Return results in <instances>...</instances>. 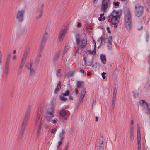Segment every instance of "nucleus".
Listing matches in <instances>:
<instances>
[{"label":"nucleus","instance_id":"1","mask_svg":"<svg viewBox=\"0 0 150 150\" xmlns=\"http://www.w3.org/2000/svg\"><path fill=\"white\" fill-rule=\"evenodd\" d=\"M121 11L114 10L110 15L107 18L108 21L112 27L116 28L117 23L119 22L121 15Z\"/></svg>","mask_w":150,"mask_h":150},{"label":"nucleus","instance_id":"2","mask_svg":"<svg viewBox=\"0 0 150 150\" xmlns=\"http://www.w3.org/2000/svg\"><path fill=\"white\" fill-rule=\"evenodd\" d=\"M54 106H52L48 110L46 113V118L47 122L51 125L57 126L58 125L57 121L53 118L54 117Z\"/></svg>","mask_w":150,"mask_h":150},{"label":"nucleus","instance_id":"3","mask_svg":"<svg viewBox=\"0 0 150 150\" xmlns=\"http://www.w3.org/2000/svg\"><path fill=\"white\" fill-rule=\"evenodd\" d=\"M30 112V110L28 108L25 112V117L22 122L21 126L20 127V134L19 137H21L23 135L24 129L27 124V121Z\"/></svg>","mask_w":150,"mask_h":150},{"label":"nucleus","instance_id":"4","mask_svg":"<svg viewBox=\"0 0 150 150\" xmlns=\"http://www.w3.org/2000/svg\"><path fill=\"white\" fill-rule=\"evenodd\" d=\"M125 25L128 30L131 28V16L130 11L128 8L126 9L124 11Z\"/></svg>","mask_w":150,"mask_h":150},{"label":"nucleus","instance_id":"5","mask_svg":"<svg viewBox=\"0 0 150 150\" xmlns=\"http://www.w3.org/2000/svg\"><path fill=\"white\" fill-rule=\"evenodd\" d=\"M76 44L77 46L79 45L80 46L78 47V49L80 48L81 49L85 48L86 45L87 40L84 38H80L78 35L76 38Z\"/></svg>","mask_w":150,"mask_h":150},{"label":"nucleus","instance_id":"6","mask_svg":"<svg viewBox=\"0 0 150 150\" xmlns=\"http://www.w3.org/2000/svg\"><path fill=\"white\" fill-rule=\"evenodd\" d=\"M135 13L136 16L137 17L141 16L143 13L144 8L138 4H136L135 6Z\"/></svg>","mask_w":150,"mask_h":150},{"label":"nucleus","instance_id":"7","mask_svg":"<svg viewBox=\"0 0 150 150\" xmlns=\"http://www.w3.org/2000/svg\"><path fill=\"white\" fill-rule=\"evenodd\" d=\"M27 54L28 52H25L24 54H23V56L22 58L21 62V64L18 69V74H19L21 73L22 70L25 60L27 57Z\"/></svg>","mask_w":150,"mask_h":150},{"label":"nucleus","instance_id":"8","mask_svg":"<svg viewBox=\"0 0 150 150\" xmlns=\"http://www.w3.org/2000/svg\"><path fill=\"white\" fill-rule=\"evenodd\" d=\"M25 67L28 70L30 71V75L31 76L33 75L36 68L34 64L30 62L27 63L25 65Z\"/></svg>","mask_w":150,"mask_h":150},{"label":"nucleus","instance_id":"9","mask_svg":"<svg viewBox=\"0 0 150 150\" xmlns=\"http://www.w3.org/2000/svg\"><path fill=\"white\" fill-rule=\"evenodd\" d=\"M25 14V11L22 9L19 10L17 14L16 19L18 22L21 23L24 19V16Z\"/></svg>","mask_w":150,"mask_h":150},{"label":"nucleus","instance_id":"10","mask_svg":"<svg viewBox=\"0 0 150 150\" xmlns=\"http://www.w3.org/2000/svg\"><path fill=\"white\" fill-rule=\"evenodd\" d=\"M139 103L141 106H142L144 107L147 110L146 112L148 114H149L150 109L149 108L148 104L143 100H142L139 101Z\"/></svg>","mask_w":150,"mask_h":150},{"label":"nucleus","instance_id":"11","mask_svg":"<svg viewBox=\"0 0 150 150\" xmlns=\"http://www.w3.org/2000/svg\"><path fill=\"white\" fill-rule=\"evenodd\" d=\"M43 5L42 4L38 6L37 11V19H39L41 17L43 12Z\"/></svg>","mask_w":150,"mask_h":150},{"label":"nucleus","instance_id":"12","mask_svg":"<svg viewBox=\"0 0 150 150\" xmlns=\"http://www.w3.org/2000/svg\"><path fill=\"white\" fill-rule=\"evenodd\" d=\"M47 32H45L43 36V38L41 42V45L40 47V50H41L44 46L45 43V41L46 40L47 37Z\"/></svg>","mask_w":150,"mask_h":150},{"label":"nucleus","instance_id":"13","mask_svg":"<svg viewBox=\"0 0 150 150\" xmlns=\"http://www.w3.org/2000/svg\"><path fill=\"white\" fill-rule=\"evenodd\" d=\"M67 30V28H64L61 30L59 36V38L60 40H61V39H62L64 37Z\"/></svg>","mask_w":150,"mask_h":150},{"label":"nucleus","instance_id":"14","mask_svg":"<svg viewBox=\"0 0 150 150\" xmlns=\"http://www.w3.org/2000/svg\"><path fill=\"white\" fill-rule=\"evenodd\" d=\"M41 56V55L40 53L37 56L36 58L34 63L35 66L36 67H37V65L39 63L40 59Z\"/></svg>","mask_w":150,"mask_h":150},{"label":"nucleus","instance_id":"15","mask_svg":"<svg viewBox=\"0 0 150 150\" xmlns=\"http://www.w3.org/2000/svg\"><path fill=\"white\" fill-rule=\"evenodd\" d=\"M92 60L93 59H92L89 60L88 61H87L85 59V58H84V61L85 65L88 66H91L93 62Z\"/></svg>","mask_w":150,"mask_h":150},{"label":"nucleus","instance_id":"16","mask_svg":"<svg viewBox=\"0 0 150 150\" xmlns=\"http://www.w3.org/2000/svg\"><path fill=\"white\" fill-rule=\"evenodd\" d=\"M100 59L103 64H105L106 62V56L105 54H101L100 56Z\"/></svg>","mask_w":150,"mask_h":150},{"label":"nucleus","instance_id":"17","mask_svg":"<svg viewBox=\"0 0 150 150\" xmlns=\"http://www.w3.org/2000/svg\"><path fill=\"white\" fill-rule=\"evenodd\" d=\"M76 85L77 88H79L83 86L84 82L83 81H77L76 82Z\"/></svg>","mask_w":150,"mask_h":150},{"label":"nucleus","instance_id":"18","mask_svg":"<svg viewBox=\"0 0 150 150\" xmlns=\"http://www.w3.org/2000/svg\"><path fill=\"white\" fill-rule=\"evenodd\" d=\"M113 88L114 90L113 92V97H116V94L117 93V86L116 84L114 86Z\"/></svg>","mask_w":150,"mask_h":150},{"label":"nucleus","instance_id":"19","mask_svg":"<svg viewBox=\"0 0 150 150\" xmlns=\"http://www.w3.org/2000/svg\"><path fill=\"white\" fill-rule=\"evenodd\" d=\"M65 132L64 130H62V132L60 133L59 134V139L61 140H64V136L65 134Z\"/></svg>","mask_w":150,"mask_h":150},{"label":"nucleus","instance_id":"20","mask_svg":"<svg viewBox=\"0 0 150 150\" xmlns=\"http://www.w3.org/2000/svg\"><path fill=\"white\" fill-rule=\"evenodd\" d=\"M9 64L6 63V66L5 68V69L4 71L5 73L7 75L8 71L9 69Z\"/></svg>","mask_w":150,"mask_h":150},{"label":"nucleus","instance_id":"21","mask_svg":"<svg viewBox=\"0 0 150 150\" xmlns=\"http://www.w3.org/2000/svg\"><path fill=\"white\" fill-rule=\"evenodd\" d=\"M60 115L61 116H63V117L66 114V112L65 110L63 109L61 110L59 112Z\"/></svg>","mask_w":150,"mask_h":150},{"label":"nucleus","instance_id":"22","mask_svg":"<svg viewBox=\"0 0 150 150\" xmlns=\"http://www.w3.org/2000/svg\"><path fill=\"white\" fill-rule=\"evenodd\" d=\"M99 144H101L102 146L104 145V141H103V136H102L99 139Z\"/></svg>","mask_w":150,"mask_h":150},{"label":"nucleus","instance_id":"23","mask_svg":"<svg viewBox=\"0 0 150 150\" xmlns=\"http://www.w3.org/2000/svg\"><path fill=\"white\" fill-rule=\"evenodd\" d=\"M88 53L94 55L96 54V50L95 49V48H94V50L92 51H90V50H88Z\"/></svg>","mask_w":150,"mask_h":150},{"label":"nucleus","instance_id":"24","mask_svg":"<svg viewBox=\"0 0 150 150\" xmlns=\"http://www.w3.org/2000/svg\"><path fill=\"white\" fill-rule=\"evenodd\" d=\"M60 53L59 52L57 53L55 56L54 58V61L56 62L57 61V59L60 56Z\"/></svg>","mask_w":150,"mask_h":150},{"label":"nucleus","instance_id":"25","mask_svg":"<svg viewBox=\"0 0 150 150\" xmlns=\"http://www.w3.org/2000/svg\"><path fill=\"white\" fill-rule=\"evenodd\" d=\"M40 115L38 113L37 116V118L35 121V125H37L38 124V122L39 120H40Z\"/></svg>","mask_w":150,"mask_h":150},{"label":"nucleus","instance_id":"26","mask_svg":"<svg viewBox=\"0 0 150 150\" xmlns=\"http://www.w3.org/2000/svg\"><path fill=\"white\" fill-rule=\"evenodd\" d=\"M130 138L132 140L134 138V130H130Z\"/></svg>","mask_w":150,"mask_h":150},{"label":"nucleus","instance_id":"27","mask_svg":"<svg viewBox=\"0 0 150 150\" xmlns=\"http://www.w3.org/2000/svg\"><path fill=\"white\" fill-rule=\"evenodd\" d=\"M60 99L61 101H66L68 100L67 98L64 97V96L63 95L60 96Z\"/></svg>","mask_w":150,"mask_h":150},{"label":"nucleus","instance_id":"28","mask_svg":"<svg viewBox=\"0 0 150 150\" xmlns=\"http://www.w3.org/2000/svg\"><path fill=\"white\" fill-rule=\"evenodd\" d=\"M69 47L68 46H66L65 47L64 49L63 53V54L64 55L67 52V51L68 50Z\"/></svg>","mask_w":150,"mask_h":150},{"label":"nucleus","instance_id":"29","mask_svg":"<svg viewBox=\"0 0 150 150\" xmlns=\"http://www.w3.org/2000/svg\"><path fill=\"white\" fill-rule=\"evenodd\" d=\"M41 128V127H38L37 129V134H36V137H37V138L38 137L40 134V132Z\"/></svg>","mask_w":150,"mask_h":150},{"label":"nucleus","instance_id":"30","mask_svg":"<svg viewBox=\"0 0 150 150\" xmlns=\"http://www.w3.org/2000/svg\"><path fill=\"white\" fill-rule=\"evenodd\" d=\"M108 43H111L112 41V38L111 36H110L108 38Z\"/></svg>","mask_w":150,"mask_h":150},{"label":"nucleus","instance_id":"31","mask_svg":"<svg viewBox=\"0 0 150 150\" xmlns=\"http://www.w3.org/2000/svg\"><path fill=\"white\" fill-rule=\"evenodd\" d=\"M107 8V6H106L105 4H102V11L104 12L106 10Z\"/></svg>","mask_w":150,"mask_h":150},{"label":"nucleus","instance_id":"32","mask_svg":"<svg viewBox=\"0 0 150 150\" xmlns=\"http://www.w3.org/2000/svg\"><path fill=\"white\" fill-rule=\"evenodd\" d=\"M11 55L10 54H8L7 58V59L6 62V63L9 64L10 63V59Z\"/></svg>","mask_w":150,"mask_h":150},{"label":"nucleus","instance_id":"33","mask_svg":"<svg viewBox=\"0 0 150 150\" xmlns=\"http://www.w3.org/2000/svg\"><path fill=\"white\" fill-rule=\"evenodd\" d=\"M69 91L68 90L66 91L64 93H62V95L64 96H68L69 95Z\"/></svg>","mask_w":150,"mask_h":150},{"label":"nucleus","instance_id":"34","mask_svg":"<svg viewBox=\"0 0 150 150\" xmlns=\"http://www.w3.org/2000/svg\"><path fill=\"white\" fill-rule=\"evenodd\" d=\"M141 139H137V143L138 145V150H140L141 147V144L140 142Z\"/></svg>","mask_w":150,"mask_h":150},{"label":"nucleus","instance_id":"35","mask_svg":"<svg viewBox=\"0 0 150 150\" xmlns=\"http://www.w3.org/2000/svg\"><path fill=\"white\" fill-rule=\"evenodd\" d=\"M142 1L144 4H146L148 5H149L150 3L149 0H142Z\"/></svg>","mask_w":150,"mask_h":150},{"label":"nucleus","instance_id":"36","mask_svg":"<svg viewBox=\"0 0 150 150\" xmlns=\"http://www.w3.org/2000/svg\"><path fill=\"white\" fill-rule=\"evenodd\" d=\"M84 96H85L82 95H80V98L79 99V101L80 102H81L83 101Z\"/></svg>","mask_w":150,"mask_h":150},{"label":"nucleus","instance_id":"37","mask_svg":"<svg viewBox=\"0 0 150 150\" xmlns=\"http://www.w3.org/2000/svg\"><path fill=\"white\" fill-rule=\"evenodd\" d=\"M61 88V87H60L59 88L57 87V86L56 88L55 89L54 91V93H57L59 91Z\"/></svg>","mask_w":150,"mask_h":150},{"label":"nucleus","instance_id":"38","mask_svg":"<svg viewBox=\"0 0 150 150\" xmlns=\"http://www.w3.org/2000/svg\"><path fill=\"white\" fill-rule=\"evenodd\" d=\"M137 139H141L140 132H137Z\"/></svg>","mask_w":150,"mask_h":150},{"label":"nucleus","instance_id":"39","mask_svg":"<svg viewBox=\"0 0 150 150\" xmlns=\"http://www.w3.org/2000/svg\"><path fill=\"white\" fill-rule=\"evenodd\" d=\"M86 93V90L85 89L83 88L81 91V95L85 96Z\"/></svg>","mask_w":150,"mask_h":150},{"label":"nucleus","instance_id":"40","mask_svg":"<svg viewBox=\"0 0 150 150\" xmlns=\"http://www.w3.org/2000/svg\"><path fill=\"white\" fill-rule=\"evenodd\" d=\"M133 96L135 98H136V97H137L138 96V93L137 92H133Z\"/></svg>","mask_w":150,"mask_h":150},{"label":"nucleus","instance_id":"41","mask_svg":"<svg viewBox=\"0 0 150 150\" xmlns=\"http://www.w3.org/2000/svg\"><path fill=\"white\" fill-rule=\"evenodd\" d=\"M57 129L56 128H54L52 130L51 132L53 134H55V132H56Z\"/></svg>","mask_w":150,"mask_h":150},{"label":"nucleus","instance_id":"42","mask_svg":"<svg viewBox=\"0 0 150 150\" xmlns=\"http://www.w3.org/2000/svg\"><path fill=\"white\" fill-rule=\"evenodd\" d=\"M102 4H105V6H107V7H108V4L106 1V0H103Z\"/></svg>","mask_w":150,"mask_h":150},{"label":"nucleus","instance_id":"43","mask_svg":"<svg viewBox=\"0 0 150 150\" xmlns=\"http://www.w3.org/2000/svg\"><path fill=\"white\" fill-rule=\"evenodd\" d=\"M112 43H108L107 47L109 50H111L112 49Z\"/></svg>","mask_w":150,"mask_h":150},{"label":"nucleus","instance_id":"44","mask_svg":"<svg viewBox=\"0 0 150 150\" xmlns=\"http://www.w3.org/2000/svg\"><path fill=\"white\" fill-rule=\"evenodd\" d=\"M106 74V73L105 72H103L101 74V75L102 76L103 78V79H105L106 76H105V74Z\"/></svg>","mask_w":150,"mask_h":150},{"label":"nucleus","instance_id":"45","mask_svg":"<svg viewBox=\"0 0 150 150\" xmlns=\"http://www.w3.org/2000/svg\"><path fill=\"white\" fill-rule=\"evenodd\" d=\"M113 4L115 6H119V2L116 1V2H113Z\"/></svg>","mask_w":150,"mask_h":150},{"label":"nucleus","instance_id":"46","mask_svg":"<svg viewBox=\"0 0 150 150\" xmlns=\"http://www.w3.org/2000/svg\"><path fill=\"white\" fill-rule=\"evenodd\" d=\"M67 118H65L63 117L62 119V122L64 123H66L67 122Z\"/></svg>","mask_w":150,"mask_h":150},{"label":"nucleus","instance_id":"47","mask_svg":"<svg viewBox=\"0 0 150 150\" xmlns=\"http://www.w3.org/2000/svg\"><path fill=\"white\" fill-rule=\"evenodd\" d=\"M116 99V97H113L112 100V104H115Z\"/></svg>","mask_w":150,"mask_h":150},{"label":"nucleus","instance_id":"48","mask_svg":"<svg viewBox=\"0 0 150 150\" xmlns=\"http://www.w3.org/2000/svg\"><path fill=\"white\" fill-rule=\"evenodd\" d=\"M134 125H130V130H134Z\"/></svg>","mask_w":150,"mask_h":150},{"label":"nucleus","instance_id":"49","mask_svg":"<svg viewBox=\"0 0 150 150\" xmlns=\"http://www.w3.org/2000/svg\"><path fill=\"white\" fill-rule=\"evenodd\" d=\"M104 15V14L103 13V14H101L100 15V17H99L98 18V20L100 21H101L102 20V17H103V16Z\"/></svg>","mask_w":150,"mask_h":150},{"label":"nucleus","instance_id":"50","mask_svg":"<svg viewBox=\"0 0 150 150\" xmlns=\"http://www.w3.org/2000/svg\"><path fill=\"white\" fill-rule=\"evenodd\" d=\"M62 140H61L59 139V141L57 145V147H59L60 145L62 143Z\"/></svg>","mask_w":150,"mask_h":150},{"label":"nucleus","instance_id":"51","mask_svg":"<svg viewBox=\"0 0 150 150\" xmlns=\"http://www.w3.org/2000/svg\"><path fill=\"white\" fill-rule=\"evenodd\" d=\"M60 69H59L58 70V71H57V73H56V75L58 76H60Z\"/></svg>","mask_w":150,"mask_h":150},{"label":"nucleus","instance_id":"52","mask_svg":"<svg viewBox=\"0 0 150 150\" xmlns=\"http://www.w3.org/2000/svg\"><path fill=\"white\" fill-rule=\"evenodd\" d=\"M149 34L148 33H146V41L147 42H148V39H149Z\"/></svg>","mask_w":150,"mask_h":150},{"label":"nucleus","instance_id":"53","mask_svg":"<svg viewBox=\"0 0 150 150\" xmlns=\"http://www.w3.org/2000/svg\"><path fill=\"white\" fill-rule=\"evenodd\" d=\"M73 74V72H69L67 73V75L68 76H70L72 75Z\"/></svg>","mask_w":150,"mask_h":150},{"label":"nucleus","instance_id":"54","mask_svg":"<svg viewBox=\"0 0 150 150\" xmlns=\"http://www.w3.org/2000/svg\"><path fill=\"white\" fill-rule=\"evenodd\" d=\"M104 147V145H103L100 146H99V150H103Z\"/></svg>","mask_w":150,"mask_h":150},{"label":"nucleus","instance_id":"55","mask_svg":"<svg viewBox=\"0 0 150 150\" xmlns=\"http://www.w3.org/2000/svg\"><path fill=\"white\" fill-rule=\"evenodd\" d=\"M43 121L42 120H41L40 121V123L39 124V127H41L42 126V124L43 123Z\"/></svg>","mask_w":150,"mask_h":150},{"label":"nucleus","instance_id":"56","mask_svg":"<svg viewBox=\"0 0 150 150\" xmlns=\"http://www.w3.org/2000/svg\"><path fill=\"white\" fill-rule=\"evenodd\" d=\"M69 146V144H66L65 146V148L64 150H67Z\"/></svg>","mask_w":150,"mask_h":150},{"label":"nucleus","instance_id":"57","mask_svg":"<svg viewBox=\"0 0 150 150\" xmlns=\"http://www.w3.org/2000/svg\"><path fill=\"white\" fill-rule=\"evenodd\" d=\"M2 56L1 51L0 50V63H1V62Z\"/></svg>","mask_w":150,"mask_h":150},{"label":"nucleus","instance_id":"58","mask_svg":"<svg viewBox=\"0 0 150 150\" xmlns=\"http://www.w3.org/2000/svg\"><path fill=\"white\" fill-rule=\"evenodd\" d=\"M106 29H107V30L108 31V32L109 33H111V32L110 30V28L109 27H107Z\"/></svg>","mask_w":150,"mask_h":150},{"label":"nucleus","instance_id":"59","mask_svg":"<svg viewBox=\"0 0 150 150\" xmlns=\"http://www.w3.org/2000/svg\"><path fill=\"white\" fill-rule=\"evenodd\" d=\"M17 59V57L16 55H13V56L12 59L13 60H16Z\"/></svg>","mask_w":150,"mask_h":150},{"label":"nucleus","instance_id":"60","mask_svg":"<svg viewBox=\"0 0 150 150\" xmlns=\"http://www.w3.org/2000/svg\"><path fill=\"white\" fill-rule=\"evenodd\" d=\"M60 84H61V82L60 81H59L58 82V83L57 85V87L59 88L60 87H61L60 86Z\"/></svg>","mask_w":150,"mask_h":150},{"label":"nucleus","instance_id":"61","mask_svg":"<svg viewBox=\"0 0 150 150\" xmlns=\"http://www.w3.org/2000/svg\"><path fill=\"white\" fill-rule=\"evenodd\" d=\"M137 126H138V128H137V132H140L139 126V124H138Z\"/></svg>","mask_w":150,"mask_h":150},{"label":"nucleus","instance_id":"62","mask_svg":"<svg viewBox=\"0 0 150 150\" xmlns=\"http://www.w3.org/2000/svg\"><path fill=\"white\" fill-rule=\"evenodd\" d=\"M134 120L133 119H132L130 122L131 124L130 125H134Z\"/></svg>","mask_w":150,"mask_h":150},{"label":"nucleus","instance_id":"63","mask_svg":"<svg viewBox=\"0 0 150 150\" xmlns=\"http://www.w3.org/2000/svg\"><path fill=\"white\" fill-rule=\"evenodd\" d=\"M44 127L45 128H48V126L46 124H45L44 125Z\"/></svg>","mask_w":150,"mask_h":150},{"label":"nucleus","instance_id":"64","mask_svg":"<svg viewBox=\"0 0 150 150\" xmlns=\"http://www.w3.org/2000/svg\"><path fill=\"white\" fill-rule=\"evenodd\" d=\"M115 104H112V108L113 110L114 109V107L115 106Z\"/></svg>","mask_w":150,"mask_h":150}]
</instances>
